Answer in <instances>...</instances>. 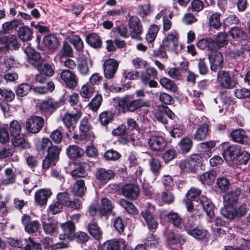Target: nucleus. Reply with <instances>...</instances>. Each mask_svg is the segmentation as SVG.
I'll list each match as a JSON object with an SVG mask.
<instances>
[{
	"instance_id": "f257e3e1",
	"label": "nucleus",
	"mask_w": 250,
	"mask_h": 250,
	"mask_svg": "<svg viewBox=\"0 0 250 250\" xmlns=\"http://www.w3.org/2000/svg\"><path fill=\"white\" fill-rule=\"evenodd\" d=\"M39 72L35 76V81L41 84H45L43 86H36L33 88L35 93L45 94L53 92L55 89V84L52 81H47V78L53 76L55 74V67L51 62L45 61L43 59L35 67Z\"/></svg>"
},
{
	"instance_id": "f03ea898",
	"label": "nucleus",
	"mask_w": 250,
	"mask_h": 250,
	"mask_svg": "<svg viewBox=\"0 0 250 250\" xmlns=\"http://www.w3.org/2000/svg\"><path fill=\"white\" fill-rule=\"evenodd\" d=\"M149 106L148 101L143 98H135V94H127L118 99L117 109L121 113L137 112L143 107Z\"/></svg>"
},
{
	"instance_id": "7ed1b4c3",
	"label": "nucleus",
	"mask_w": 250,
	"mask_h": 250,
	"mask_svg": "<svg viewBox=\"0 0 250 250\" xmlns=\"http://www.w3.org/2000/svg\"><path fill=\"white\" fill-rule=\"evenodd\" d=\"M82 106L81 104L70 112L67 111L62 117V121L67 128L68 132L66 133L67 138L69 139L74 131L76 125L82 115Z\"/></svg>"
},
{
	"instance_id": "20e7f679",
	"label": "nucleus",
	"mask_w": 250,
	"mask_h": 250,
	"mask_svg": "<svg viewBox=\"0 0 250 250\" xmlns=\"http://www.w3.org/2000/svg\"><path fill=\"white\" fill-rule=\"evenodd\" d=\"M62 148L58 146L53 145L47 149V154L42 162V169L46 171L51 167L55 166L60 159Z\"/></svg>"
},
{
	"instance_id": "39448f33",
	"label": "nucleus",
	"mask_w": 250,
	"mask_h": 250,
	"mask_svg": "<svg viewBox=\"0 0 250 250\" xmlns=\"http://www.w3.org/2000/svg\"><path fill=\"white\" fill-rule=\"evenodd\" d=\"M60 106V102L52 98L40 101L37 104L38 111L45 117L51 116Z\"/></svg>"
},
{
	"instance_id": "423d86ee",
	"label": "nucleus",
	"mask_w": 250,
	"mask_h": 250,
	"mask_svg": "<svg viewBox=\"0 0 250 250\" xmlns=\"http://www.w3.org/2000/svg\"><path fill=\"white\" fill-rule=\"evenodd\" d=\"M218 148L225 160L233 162L242 147L237 144L225 142L221 143Z\"/></svg>"
},
{
	"instance_id": "0eeeda50",
	"label": "nucleus",
	"mask_w": 250,
	"mask_h": 250,
	"mask_svg": "<svg viewBox=\"0 0 250 250\" xmlns=\"http://www.w3.org/2000/svg\"><path fill=\"white\" fill-rule=\"evenodd\" d=\"M202 190L195 187H191L186 194V199H184L183 202L185 205L187 210L190 213L195 212L197 208H194L193 201L198 203L200 201Z\"/></svg>"
},
{
	"instance_id": "6e6552de",
	"label": "nucleus",
	"mask_w": 250,
	"mask_h": 250,
	"mask_svg": "<svg viewBox=\"0 0 250 250\" xmlns=\"http://www.w3.org/2000/svg\"><path fill=\"white\" fill-rule=\"evenodd\" d=\"M217 81L220 85L226 89H232L238 83L234 73L225 70H220L218 72Z\"/></svg>"
},
{
	"instance_id": "1a4fd4ad",
	"label": "nucleus",
	"mask_w": 250,
	"mask_h": 250,
	"mask_svg": "<svg viewBox=\"0 0 250 250\" xmlns=\"http://www.w3.org/2000/svg\"><path fill=\"white\" fill-rule=\"evenodd\" d=\"M178 38V32L176 30L173 31L164 38L162 44L167 50L174 51L177 54L184 47L182 44L179 46Z\"/></svg>"
},
{
	"instance_id": "9d476101",
	"label": "nucleus",
	"mask_w": 250,
	"mask_h": 250,
	"mask_svg": "<svg viewBox=\"0 0 250 250\" xmlns=\"http://www.w3.org/2000/svg\"><path fill=\"white\" fill-rule=\"evenodd\" d=\"M92 126L88 122V119L87 117H84L81 121V124L79 126L80 134L79 135L74 133L72 138L75 140L83 141H88L91 139V133L90 130Z\"/></svg>"
},
{
	"instance_id": "9b49d317",
	"label": "nucleus",
	"mask_w": 250,
	"mask_h": 250,
	"mask_svg": "<svg viewBox=\"0 0 250 250\" xmlns=\"http://www.w3.org/2000/svg\"><path fill=\"white\" fill-rule=\"evenodd\" d=\"M195 212L191 213L190 215H188L182 219L179 229L182 231H185L188 234L196 226L195 217L196 216H200L202 212L199 209H197Z\"/></svg>"
},
{
	"instance_id": "f8f14e48",
	"label": "nucleus",
	"mask_w": 250,
	"mask_h": 250,
	"mask_svg": "<svg viewBox=\"0 0 250 250\" xmlns=\"http://www.w3.org/2000/svg\"><path fill=\"white\" fill-rule=\"evenodd\" d=\"M148 146L154 152H162L165 149L167 142L165 138L161 135H152L148 139Z\"/></svg>"
},
{
	"instance_id": "ddd939ff",
	"label": "nucleus",
	"mask_w": 250,
	"mask_h": 250,
	"mask_svg": "<svg viewBox=\"0 0 250 250\" xmlns=\"http://www.w3.org/2000/svg\"><path fill=\"white\" fill-rule=\"evenodd\" d=\"M229 140L244 146H250V138L247 135L245 130L242 128L233 129L228 136Z\"/></svg>"
},
{
	"instance_id": "4468645a",
	"label": "nucleus",
	"mask_w": 250,
	"mask_h": 250,
	"mask_svg": "<svg viewBox=\"0 0 250 250\" xmlns=\"http://www.w3.org/2000/svg\"><path fill=\"white\" fill-rule=\"evenodd\" d=\"M0 43L4 45L6 51L18 50L21 45L15 35L3 33H0Z\"/></svg>"
},
{
	"instance_id": "2eb2a0df",
	"label": "nucleus",
	"mask_w": 250,
	"mask_h": 250,
	"mask_svg": "<svg viewBox=\"0 0 250 250\" xmlns=\"http://www.w3.org/2000/svg\"><path fill=\"white\" fill-rule=\"evenodd\" d=\"M141 215L145 221V225L147 226L149 230L155 232L159 225L157 217L152 213L148 208L142 210Z\"/></svg>"
},
{
	"instance_id": "dca6fc26",
	"label": "nucleus",
	"mask_w": 250,
	"mask_h": 250,
	"mask_svg": "<svg viewBox=\"0 0 250 250\" xmlns=\"http://www.w3.org/2000/svg\"><path fill=\"white\" fill-rule=\"evenodd\" d=\"M199 204L201 205L203 210L209 218V221L212 222L215 217V211L217 208L212 200L205 195H202Z\"/></svg>"
},
{
	"instance_id": "f3484780",
	"label": "nucleus",
	"mask_w": 250,
	"mask_h": 250,
	"mask_svg": "<svg viewBox=\"0 0 250 250\" xmlns=\"http://www.w3.org/2000/svg\"><path fill=\"white\" fill-rule=\"evenodd\" d=\"M62 233L60 234V239L63 240L70 241L76 232V225L72 220H68L60 225Z\"/></svg>"
},
{
	"instance_id": "a211bd4d",
	"label": "nucleus",
	"mask_w": 250,
	"mask_h": 250,
	"mask_svg": "<svg viewBox=\"0 0 250 250\" xmlns=\"http://www.w3.org/2000/svg\"><path fill=\"white\" fill-rule=\"evenodd\" d=\"M44 124L43 118L39 116H32L28 118L26 122L27 131L32 133H37L40 131Z\"/></svg>"
},
{
	"instance_id": "6ab92c4d",
	"label": "nucleus",
	"mask_w": 250,
	"mask_h": 250,
	"mask_svg": "<svg viewBox=\"0 0 250 250\" xmlns=\"http://www.w3.org/2000/svg\"><path fill=\"white\" fill-rule=\"evenodd\" d=\"M128 25L131 29V35L133 38L142 40L140 35L143 32V26L139 18L136 16H132L128 20Z\"/></svg>"
},
{
	"instance_id": "aec40b11",
	"label": "nucleus",
	"mask_w": 250,
	"mask_h": 250,
	"mask_svg": "<svg viewBox=\"0 0 250 250\" xmlns=\"http://www.w3.org/2000/svg\"><path fill=\"white\" fill-rule=\"evenodd\" d=\"M23 51L27 56V62L34 67L43 59L41 53L31 47V44L24 47Z\"/></svg>"
},
{
	"instance_id": "412c9836",
	"label": "nucleus",
	"mask_w": 250,
	"mask_h": 250,
	"mask_svg": "<svg viewBox=\"0 0 250 250\" xmlns=\"http://www.w3.org/2000/svg\"><path fill=\"white\" fill-rule=\"evenodd\" d=\"M103 67L105 77L108 79H111L114 77L117 72L119 62L114 59L109 58L104 61Z\"/></svg>"
},
{
	"instance_id": "4be33fe9",
	"label": "nucleus",
	"mask_w": 250,
	"mask_h": 250,
	"mask_svg": "<svg viewBox=\"0 0 250 250\" xmlns=\"http://www.w3.org/2000/svg\"><path fill=\"white\" fill-rule=\"evenodd\" d=\"M121 191L122 195L131 201L136 200L139 196V187L134 184H126L124 185Z\"/></svg>"
},
{
	"instance_id": "5701e85b",
	"label": "nucleus",
	"mask_w": 250,
	"mask_h": 250,
	"mask_svg": "<svg viewBox=\"0 0 250 250\" xmlns=\"http://www.w3.org/2000/svg\"><path fill=\"white\" fill-rule=\"evenodd\" d=\"M60 76L66 87L73 89L77 86L78 78L74 72L67 69L63 70Z\"/></svg>"
},
{
	"instance_id": "b1692460",
	"label": "nucleus",
	"mask_w": 250,
	"mask_h": 250,
	"mask_svg": "<svg viewBox=\"0 0 250 250\" xmlns=\"http://www.w3.org/2000/svg\"><path fill=\"white\" fill-rule=\"evenodd\" d=\"M212 52L208 56V62L210 68L212 71H216L218 69L223 66V57L222 53L220 51H211Z\"/></svg>"
},
{
	"instance_id": "393cba45",
	"label": "nucleus",
	"mask_w": 250,
	"mask_h": 250,
	"mask_svg": "<svg viewBox=\"0 0 250 250\" xmlns=\"http://www.w3.org/2000/svg\"><path fill=\"white\" fill-rule=\"evenodd\" d=\"M95 176L101 183L106 184L110 180L114 179L115 176V173L111 169L99 167L97 168L95 173Z\"/></svg>"
},
{
	"instance_id": "a878e982",
	"label": "nucleus",
	"mask_w": 250,
	"mask_h": 250,
	"mask_svg": "<svg viewBox=\"0 0 250 250\" xmlns=\"http://www.w3.org/2000/svg\"><path fill=\"white\" fill-rule=\"evenodd\" d=\"M242 192L240 188H234L223 196L224 203L226 206H234L238 203V198Z\"/></svg>"
},
{
	"instance_id": "bb28decb",
	"label": "nucleus",
	"mask_w": 250,
	"mask_h": 250,
	"mask_svg": "<svg viewBox=\"0 0 250 250\" xmlns=\"http://www.w3.org/2000/svg\"><path fill=\"white\" fill-rule=\"evenodd\" d=\"M74 166L75 167L71 172V176L73 178H85L87 176L88 173L86 172V168L89 167L87 163H74Z\"/></svg>"
},
{
	"instance_id": "cd10ccee",
	"label": "nucleus",
	"mask_w": 250,
	"mask_h": 250,
	"mask_svg": "<svg viewBox=\"0 0 250 250\" xmlns=\"http://www.w3.org/2000/svg\"><path fill=\"white\" fill-rule=\"evenodd\" d=\"M42 42L44 47L52 51L56 50L60 44V42L55 34H49L45 36Z\"/></svg>"
},
{
	"instance_id": "c85d7f7f",
	"label": "nucleus",
	"mask_w": 250,
	"mask_h": 250,
	"mask_svg": "<svg viewBox=\"0 0 250 250\" xmlns=\"http://www.w3.org/2000/svg\"><path fill=\"white\" fill-rule=\"evenodd\" d=\"M216 177V171L214 169H211L207 171L199 176L198 179L204 185L210 186L214 183Z\"/></svg>"
},
{
	"instance_id": "c756f323",
	"label": "nucleus",
	"mask_w": 250,
	"mask_h": 250,
	"mask_svg": "<svg viewBox=\"0 0 250 250\" xmlns=\"http://www.w3.org/2000/svg\"><path fill=\"white\" fill-rule=\"evenodd\" d=\"M52 194L50 189H41L35 192V201L36 204L42 206L45 205L48 199Z\"/></svg>"
},
{
	"instance_id": "7c9ffc66",
	"label": "nucleus",
	"mask_w": 250,
	"mask_h": 250,
	"mask_svg": "<svg viewBox=\"0 0 250 250\" xmlns=\"http://www.w3.org/2000/svg\"><path fill=\"white\" fill-rule=\"evenodd\" d=\"M86 43L92 48L99 49L102 47L103 42L101 38L96 33L88 34L85 37Z\"/></svg>"
},
{
	"instance_id": "2f4dec72",
	"label": "nucleus",
	"mask_w": 250,
	"mask_h": 250,
	"mask_svg": "<svg viewBox=\"0 0 250 250\" xmlns=\"http://www.w3.org/2000/svg\"><path fill=\"white\" fill-rule=\"evenodd\" d=\"M214 43L213 46V51L218 49L226 47L228 44V34L226 32H219L215 38V40H213Z\"/></svg>"
},
{
	"instance_id": "473e14b6",
	"label": "nucleus",
	"mask_w": 250,
	"mask_h": 250,
	"mask_svg": "<svg viewBox=\"0 0 250 250\" xmlns=\"http://www.w3.org/2000/svg\"><path fill=\"white\" fill-rule=\"evenodd\" d=\"M84 153L83 149L78 146H69L66 149L67 156L72 160H76L81 158Z\"/></svg>"
},
{
	"instance_id": "72a5a7b5",
	"label": "nucleus",
	"mask_w": 250,
	"mask_h": 250,
	"mask_svg": "<svg viewBox=\"0 0 250 250\" xmlns=\"http://www.w3.org/2000/svg\"><path fill=\"white\" fill-rule=\"evenodd\" d=\"M114 206L111 200L107 198H104L101 200V206L99 208L100 217L107 216L110 214Z\"/></svg>"
},
{
	"instance_id": "f704fd0d",
	"label": "nucleus",
	"mask_w": 250,
	"mask_h": 250,
	"mask_svg": "<svg viewBox=\"0 0 250 250\" xmlns=\"http://www.w3.org/2000/svg\"><path fill=\"white\" fill-rule=\"evenodd\" d=\"M86 190L85 183L83 179H80L76 180L72 189L74 195L79 197H83L85 195Z\"/></svg>"
},
{
	"instance_id": "c9c22d12",
	"label": "nucleus",
	"mask_w": 250,
	"mask_h": 250,
	"mask_svg": "<svg viewBox=\"0 0 250 250\" xmlns=\"http://www.w3.org/2000/svg\"><path fill=\"white\" fill-rule=\"evenodd\" d=\"M167 240L168 245L170 246H182L185 242L186 240L182 236L175 234L173 232H168L166 236Z\"/></svg>"
},
{
	"instance_id": "e433bc0d",
	"label": "nucleus",
	"mask_w": 250,
	"mask_h": 250,
	"mask_svg": "<svg viewBox=\"0 0 250 250\" xmlns=\"http://www.w3.org/2000/svg\"><path fill=\"white\" fill-rule=\"evenodd\" d=\"M192 145V140L188 137H185L178 144L179 151L181 154H186L190 150Z\"/></svg>"
},
{
	"instance_id": "4c0bfd02",
	"label": "nucleus",
	"mask_w": 250,
	"mask_h": 250,
	"mask_svg": "<svg viewBox=\"0 0 250 250\" xmlns=\"http://www.w3.org/2000/svg\"><path fill=\"white\" fill-rule=\"evenodd\" d=\"M18 36L23 42L31 41L33 38V30L27 26L20 27L18 31Z\"/></svg>"
},
{
	"instance_id": "58836bf2",
	"label": "nucleus",
	"mask_w": 250,
	"mask_h": 250,
	"mask_svg": "<svg viewBox=\"0 0 250 250\" xmlns=\"http://www.w3.org/2000/svg\"><path fill=\"white\" fill-rule=\"evenodd\" d=\"M33 89L32 85L30 83H22L15 86V90L17 96L24 97Z\"/></svg>"
},
{
	"instance_id": "ea45409f",
	"label": "nucleus",
	"mask_w": 250,
	"mask_h": 250,
	"mask_svg": "<svg viewBox=\"0 0 250 250\" xmlns=\"http://www.w3.org/2000/svg\"><path fill=\"white\" fill-rule=\"evenodd\" d=\"M20 21L18 20L14 19L11 21H7L2 24V29L0 30V33L4 34H10L14 29H16L20 25Z\"/></svg>"
},
{
	"instance_id": "a19ab883",
	"label": "nucleus",
	"mask_w": 250,
	"mask_h": 250,
	"mask_svg": "<svg viewBox=\"0 0 250 250\" xmlns=\"http://www.w3.org/2000/svg\"><path fill=\"white\" fill-rule=\"evenodd\" d=\"M209 130L208 125L204 123L196 130L193 135V139L197 141H202L206 139Z\"/></svg>"
},
{
	"instance_id": "79ce46f5",
	"label": "nucleus",
	"mask_w": 250,
	"mask_h": 250,
	"mask_svg": "<svg viewBox=\"0 0 250 250\" xmlns=\"http://www.w3.org/2000/svg\"><path fill=\"white\" fill-rule=\"evenodd\" d=\"M250 159V153L242 148L233 162L237 165H245L248 163Z\"/></svg>"
},
{
	"instance_id": "37998d69",
	"label": "nucleus",
	"mask_w": 250,
	"mask_h": 250,
	"mask_svg": "<svg viewBox=\"0 0 250 250\" xmlns=\"http://www.w3.org/2000/svg\"><path fill=\"white\" fill-rule=\"evenodd\" d=\"M230 186L229 180L223 176L216 178L215 188L222 192L225 193L229 189Z\"/></svg>"
},
{
	"instance_id": "c03bdc74",
	"label": "nucleus",
	"mask_w": 250,
	"mask_h": 250,
	"mask_svg": "<svg viewBox=\"0 0 250 250\" xmlns=\"http://www.w3.org/2000/svg\"><path fill=\"white\" fill-rule=\"evenodd\" d=\"M114 115L112 111H104L100 113L98 120L102 126H106L113 121Z\"/></svg>"
},
{
	"instance_id": "a18cd8bd",
	"label": "nucleus",
	"mask_w": 250,
	"mask_h": 250,
	"mask_svg": "<svg viewBox=\"0 0 250 250\" xmlns=\"http://www.w3.org/2000/svg\"><path fill=\"white\" fill-rule=\"evenodd\" d=\"M148 163L150 169L152 173L155 176H159L162 167V163L159 159L152 157L149 160Z\"/></svg>"
},
{
	"instance_id": "49530a36",
	"label": "nucleus",
	"mask_w": 250,
	"mask_h": 250,
	"mask_svg": "<svg viewBox=\"0 0 250 250\" xmlns=\"http://www.w3.org/2000/svg\"><path fill=\"white\" fill-rule=\"evenodd\" d=\"M87 230L90 235L96 240H100L102 236V231L97 223L90 222L88 224Z\"/></svg>"
},
{
	"instance_id": "de8ad7c7",
	"label": "nucleus",
	"mask_w": 250,
	"mask_h": 250,
	"mask_svg": "<svg viewBox=\"0 0 250 250\" xmlns=\"http://www.w3.org/2000/svg\"><path fill=\"white\" fill-rule=\"evenodd\" d=\"M166 216L168 221L172 224L174 227L178 229L180 227L183 218L181 217L178 212L171 210L166 214Z\"/></svg>"
},
{
	"instance_id": "09e8293b",
	"label": "nucleus",
	"mask_w": 250,
	"mask_h": 250,
	"mask_svg": "<svg viewBox=\"0 0 250 250\" xmlns=\"http://www.w3.org/2000/svg\"><path fill=\"white\" fill-rule=\"evenodd\" d=\"M95 91V87L88 83L82 87L80 93L81 96L85 99L84 101H87L92 97Z\"/></svg>"
},
{
	"instance_id": "8fccbe9b",
	"label": "nucleus",
	"mask_w": 250,
	"mask_h": 250,
	"mask_svg": "<svg viewBox=\"0 0 250 250\" xmlns=\"http://www.w3.org/2000/svg\"><path fill=\"white\" fill-rule=\"evenodd\" d=\"M159 83L163 88L172 92H175L178 90V87L174 82L165 77L161 78Z\"/></svg>"
},
{
	"instance_id": "3c124183",
	"label": "nucleus",
	"mask_w": 250,
	"mask_h": 250,
	"mask_svg": "<svg viewBox=\"0 0 250 250\" xmlns=\"http://www.w3.org/2000/svg\"><path fill=\"white\" fill-rule=\"evenodd\" d=\"M181 171L188 173H195L197 171L189 158L181 161L179 165Z\"/></svg>"
},
{
	"instance_id": "603ef678",
	"label": "nucleus",
	"mask_w": 250,
	"mask_h": 250,
	"mask_svg": "<svg viewBox=\"0 0 250 250\" xmlns=\"http://www.w3.org/2000/svg\"><path fill=\"white\" fill-rule=\"evenodd\" d=\"M220 212L228 219L232 220L236 218V208L234 206L224 205V207L221 209Z\"/></svg>"
},
{
	"instance_id": "864d4df0",
	"label": "nucleus",
	"mask_w": 250,
	"mask_h": 250,
	"mask_svg": "<svg viewBox=\"0 0 250 250\" xmlns=\"http://www.w3.org/2000/svg\"><path fill=\"white\" fill-rule=\"evenodd\" d=\"M89 238L90 237L86 232L78 231L75 232L70 241H75L79 244L83 245L87 242Z\"/></svg>"
},
{
	"instance_id": "5fc2aeb1",
	"label": "nucleus",
	"mask_w": 250,
	"mask_h": 250,
	"mask_svg": "<svg viewBox=\"0 0 250 250\" xmlns=\"http://www.w3.org/2000/svg\"><path fill=\"white\" fill-rule=\"evenodd\" d=\"M221 14L218 12H215L209 16L208 24L211 27L215 29H219L222 26L221 22Z\"/></svg>"
},
{
	"instance_id": "6e6d98bb",
	"label": "nucleus",
	"mask_w": 250,
	"mask_h": 250,
	"mask_svg": "<svg viewBox=\"0 0 250 250\" xmlns=\"http://www.w3.org/2000/svg\"><path fill=\"white\" fill-rule=\"evenodd\" d=\"M122 245L121 241L116 239L107 240L102 246V250H119Z\"/></svg>"
},
{
	"instance_id": "4d7b16f0",
	"label": "nucleus",
	"mask_w": 250,
	"mask_h": 250,
	"mask_svg": "<svg viewBox=\"0 0 250 250\" xmlns=\"http://www.w3.org/2000/svg\"><path fill=\"white\" fill-rule=\"evenodd\" d=\"M120 204L130 214L136 215L139 212L135 205L126 199H121L120 201Z\"/></svg>"
},
{
	"instance_id": "13d9d810",
	"label": "nucleus",
	"mask_w": 250,
	"mask_h": 250,
	"mask_svg": "<svg viewBox=\"0 0 250 250\" xmlns=\"http://www.w3.org/2000/svg\"><path fill=\"white\" fill-rule=\"evenodd\" d=\"M159 29V27L156 24H153L150 26L146 36V41L148 43H152L154 41Z\"/></svg>"
},
{
	"instance_id": "bf43d9fd",
	"label": "nucleus",
	"mask_w": 250,
	"mask_h": 250,
	"mask_svg": "<svg viewBox=\"0 0 250 250\" xmlns=\"http://www.w3.org/2000/svg\"><path fill=\"white\" fill-rule=\"evenodd\" d=\"M213 39L209 38H206L199 40L197 43V47L201 50H207L213 51Z\"/></svg>"
},
{
	"instance_id": "052dcab7",
	"label": "nucleus",
	"mask_w": 250,
	"mask_h": 250,
	"mask_svg": "<svg viewBox=\"0 0 250 250\" xmlns=\"http://www.w3.org/2000/svg\"><path fill=\"white\" fill-rule=\"evenodd\" d=\"M25 241L23 250H42L41 244L37 242L34 238L29 237L25 239Z\"/></svg>"
},
{
	"instance_id": "680f3d73",
	"label": "nucleus",
	"mask_w": 250,
	"mask_h": 250,
	"mask_svg": "<svg viewBox=\"0 0 250 250\" xmlns=\"http://www.w3.org/2000/svg\"><path fill=\"white\" fill-rule=\"evenodd\" d=\"M207 233L208 231L206 229L196 225L195 228L193 229L188 234L196 239L203 240L206 237Z\"/></svg>"
},
{
	"instance_id": "e2e57ef3",
	"label": "nucleus",
	"mask_w": 250,
	"mask_h": 250,
	"mask_svg": "<svg viewBox=\"0 0 250 250\" xmlns=\"http://www.w3.org/2000/svg\"><path fill=\"white\" fill-rule=\"evenodd\" d=\"M230 36L234 39L244 40L246 39L247 34L241 28L234 27L231 28L229 32Z\"/></svg>"
},
{
	"instance_id": "0e129e2a",
	"label": "nucleus",
	"mask_w": 250,
	"mask_h": 250,
	"mask_svg": "<svg viewBox=\"0 0 250 250\" xmlns=\"http://www.w3.org/2000/svg\"><path fill=\"white\" fill-rule=\"evenodd\" d=\"M113 227L118 233L122 234L125 229V222L120 216H117L112 219Z\"/></svg>"
},
{
	"instance_id": "69168bd1",
	"label": "nucleus",
	"mask_w": 250,
	"mask_h": 250,
	"mask_svg": "<svg viewBox=\"0 0 250 250\" xmlns=\"http://www.w3.org/2000/svg\"><path fill=\"white\" fill-rule=\"evenodd\" d=\"M73 54V49L71 46L67 41L63 42L62 46L59 52V55L62 57H72Z\"/></svg>"
},
{
	"instance_id": "338daca9",
	"label": "nucleus",
	"mask_w": 250,
	"mask_h": 250,
	"mask_svg": "<svg viewBox=\"0 0 250 250\" xmlns=\"http://www.w3.org/2000/svg\"><path fill=\"white\" fill-rule=\"evenodd\" d=\"M193 166L197 171L199 169H202L203 167V157L200 154H192L189 157Z\"/></svg>"
},
{
	"instance_id": "774afa93",
	"label": "nucleus",
	"mask_w": 250,
	"mask_h": 250,
	"mask_svg": "<svg viewBox=\"0 0 250 250\" xmlns=\"http://www.w3.org/2000/svg\"><path fill=\"white\" fill-rule=\"evenodd\" d=\"M102 99V97L100 94H96L88 103L89 108L94 112H96L101 105Z\"/></svg>"
}]
</instances>
